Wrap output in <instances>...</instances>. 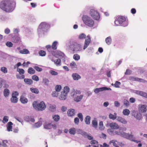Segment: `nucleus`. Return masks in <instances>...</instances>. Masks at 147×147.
<instances>
[{
  "label": "nucleus",
  "instance_id": "nucleus-23",
  "mask_svg": "<svg viewBox=\"0 0 147 147\" xmlns=\"http://www.w3.org/2000/svg\"><path fill=\"white\" fill-rule=\"evenodd\" d=\"M13 123L11 121L9 122L7 124V130L8 131H12V126Z\"/></svg>",
  "mask_w": 147,
  "mask_h": 147
},
{
  "label": "nucleus",
  "instance_id": "nucleus-10",
  "mask_svg": "<svg viewBox=\"0 0 147 147\" xmlns=\"http://www.w3.org/2000/svg\"><path fill=\"white\" fill-rule=\"evenodd\" d=\"M91 41V38L89 35L87 36V38L85 39L83 49L85 50L88 46Z\"/></svg>",
  "mask_w": 147,
  "mask_h": 147
},
{
  "label": "nucleus",
  "instance_id": "nucleus-24",
  "mask_svg": "<svg viewBox=\"0 0 147 147\" xmlns=\"http://www.w3.org/2000/svg\"><path fill=\"white\" fill-rule=\"evenodd\" d=\"M117 120L121 123L125 124L127 123V121L125 119L121 117H118L117 118Z\"/></svg>",
  "mask_w": 147,
  "mask_h": 147
},
{
  "label": "nucleus",
  "instance_id": "nucleus-47",
  "mask_svg": "<svg viewBox=\"0 0 147 147\" xmlns=\"http://www.w3.org/2000/svg\"><path fill=\"white\" fill-rule=\"evenodd\" d=\"M35 70L33 68L30 67L28 68V72L30 74H33L35 73Z\"/></svg>",
  "mask_w": 147,
  "mask_h": 147
},
{
  "label": "nucleus",
  "instance_id": "nucleus-63",
  "mask_svg": "<svg viewBox=\"0 0 147 147\" xmlns=\"http://www.w3.org/2000/svg\"><path fill=\"white\" fill-rule=\"evenodd\" d=\"M32 79L36 81H38L39 80V79L38 77L36 75H34L32 76Z\"/></svg>",
  "mask_w": 147,
  "mask_h": 147
},
{
  "label": "nucleus",
  "instance_id": "nucleus-1",
  "mask_svg": "<svg viewBox=\"0 0 147 147\" xmlns=\"http://www.w3.org/2000/svg\"><path fill=\"white\" fill-rule=\"evenodd\" d=\"M16 7V3L10 0H3L0 4V8L3 11L10 12L13 11Z\"/></svg>",
  "mask_w": 147,
  "mask_h": 147
},
{
  "label": "nucleus",
  "instance_id": "nucleus-16",
  "mask_svg": "<svg viewBox=\"0 0 147 147\" xmlns=\"http://www.w3.org/2000/svg\"><path fill=\"white\" fill-rule=\"evenodd\" d=\"M129 79L130 80L132 81H137L140 82H145L144 80L143 79L140 78H136L134 77L130 76L129 78Z\"/></svg>",
  "mask_w": 147,
  "mask_h": 147
},
{
  "label": "nucleus",
  "instance_id": "nucleus-27",
  "mask_svg": "<svg viewBox=\"0 0 147 147\" xmlns=\"http://www.w3.org/2000/svg\"><path fill=\"white\" fill-rule=\"evenodd\" d=\"M10 91L7 88L5 89L3 91L4 96L5 97H8Z\"/></svg>",
  "mask_w": 147,
  "mask_h": 147
},
{
  "label": "nucleus",
  "instance_id": "nucleus-51",
  "mask_svg": "<svg viewBox=\"0 0 147 147\" xmlns=\"http://www.w3.org/2000/svg\"><path fill=\"white\" fill-rule=\"evenodd\" d=\"M86 36L84 33L80 34L79 36V38L80 39H84L86 38Z\"/></svg>",
  "mask_w": 147,
  "mask_h": 147
},
{
  "label": "nucleus",
  "instance_id": "nucleus-8",
  "mask_svg": "<svg viewBox=\"0 0 147 147\" xmlns=\"http://www.w3.org/2000/svg\"><path fill=\"white\" fill-rule=\"evenodd\" d=\"M90 14L94 19L97 20H99L100 18V15L96 11L93 9H91L90 11Z\"/></svg>",
  "mask_w": 147,
  "mask_h": 147
},
{
  "label": "nucleus",
  "instance_id": "nucleus-3",
  "mask_svg": "<svg viewBox=\"0 0 147 147\" xmlns=\"http://www.w3.org/2000/svg\"><path fill=\"white\" fill-rule=\"evenodd\" d=\"M115 24L116 26L121 25L123 27H125L128 25V21L126 20L125 18L123 16L119 17L117 20L115 21Z\"/></svg>",
  "mask_w": 147,
  "mask_h": 147
},
{
  "label": "nucleus",
  "instance_id": "nucleus-56",
  "mask_svg": "<svg viewBox=\"0 0 147 147\" xmlns=\"http://www.w3.org/2000/svg\"><path fill=\"white\" fill-rule=\"evenodd\" d=\"M61 88V86L60 85H56L55 87V91L57 92H59Z\"/></svg>",
  "mask_w": 147,
  "mask_h": 147
},
{
  "label": "nucleus",
  "instance_id": "nucleus-20",
  "mask_svg": "<svg viewBox=\"0 0 147 147\" xmlns=\"http://www.w3.org/2000/svg\"><path fill=\"white\" fill-rule=\"evenodd\" d=\"M52 54L53 55L55 56L56 55H57L59 57L61 56H63V55L64 56V55L63 53L60 51H57L56 52V53L54 51L52 52Z\"/></svg>",
  "mask_w": 147,
  "mask_h": 147
},
{
  "label": "nucleus",
  "instance_id": "nucleus-5",
  "mask_svg": "<svg viewBox=\"0 0 147 147\" xmlns=\"http://www.w3.org/2000/svg\"><path fill=\"white\" fill-rule=\"evenodd\" d=\"M82 19L84 23L86 25L90 27L93 26L94 22L90 17L86 15H84L82 17Z\"/></svg>",
  "mask_w": 147,
  "mask_h": 147
},
{
  "label": "nucleus",
  "instance_id": "nucleus-44",
  "mask_svg": "<svg viewBox=\"0 0 147 147\" xmlns=\"http://www.w3.org/2000/svg\"><path fill=\"white\" fill-rule=\"evenodd\" d=\"M105 128V127L103 126V122L102 121L100 122L99 124V129L100 130H103Z\"/></svg>",
  "mask_w": 147,
  "mask_h": 147
},
{
  "label": "nucleus",
  "instance_id": "nucleus-58",
  "mask_svg": "<svg viewBox=\"0 0 147 147\" xmlns=\"http://www.w3.org/2000/svg\"><path fill=\"white\" fill-rule=\"evenodd\" d=\"M49 73L52 75L53 76H56L58 74V73L53 70H50L49 71Z\"/></svg>",
  "mask_w": 147,
  "mask_h": 147
},
{
  "label": "nucleus",
  "instance_id": "nucleus-30",
  "mask_svg": "<svg viewBox=\"0 0 147 147\" xmlns=\"http://www.w3.org/2000/svg\"><path fill=\"white\" fill-rule=\"evenodd\" d=\"M44 128L47 129H50L51 128V123H46L44 124Z\"/></svg>",
  "mask_w": 147,
  "mask_h": 147
},
{
  "label": "nucleus",
  "instance_id": "nucleus-45",
  "mask_svg": "<svg viewBox=\"0 0 147 147\" xmlns=\"http://www.w3.org/2000/svg\"><path fill=\"white\" fill-rule=\"evenodd\" d=\"M20 40V38L18 37H14L12 39L13 42L16 43L18 42Z\"/></svg>",
  "mask_w": 147,
  "mask_h": 147
},
{
  "label": "nucleus",
  "instance_id": "nucleus-25",
  "mask_svg": "<svg viewBox=\"0 0 147 147\" xmlns=\"http://www.w3.org/2000/svg\"><path fill=\"white\" fill-rule=\"evenodd\" d=\"M91 117L89 116H87L85 119L84 121L85 123L87 125H89L90 123Z\"/></svg>",
  "mask_w": 147,
  "mask_h": 147
},
{
  "label": "nucleus",
  "instance_id": "nucleus-34",
  "mask_svg": "<svg viewBox=\"0 0 147 147\" xmlns=\"http://www.w3.org/2000/svg\"><path fill=\"white\" fill-rule=\"evenodd\" d=\"M76 129L73 127L69 129V132L71 134L74 135L76 133Z\"/></svg>",
  "mask_w": 147,
  "mask_h": 147
},
{
  "label": "nucleus",
  "instance_id": "nucleus-29",
  "mask_svg": "<svg viewBox=\"0 0 147 147\" xmlns=\"http://www.w3.org/2000/svg\"><path fill=\"white\" fill-rule=\"evenodd\" d=\"M92 126L95 129H96L97 127V121L96 118H94V119L92 121Z\"/></svg>",
  "mask_w": 147,
  "mask_h": 147
},
{
  "label": "nucleus",
  "instance_id": "nucleus-18",
  "mask_svg": "<svg viewBox=\"0 0 147 147\" xmlns=\"http://www.w3.org/2000/svg\"><path fill=\"white\" fill-rule=\"evenodd\" d=\"M68 115L70 117L74 116L76 113L75 111L73 109H69L67 112Z\"/></svg>",
  "mask_w": 147,
  "mask_h": 147
},
{
  "label": "nucleus",
  "instance_id": "nucleus-64",
  "mask_svg": "<svg viewBox=\"0 0 147 147\" xmlns=\"http://www.w3.org/2000/svg\"><path fill=\"white\" fill-rule=\"evenodd\" d=\"M84 138H87L89 140H92L93 139V137L87 133V135Z\"/></svg>",
  "mask_w": 147,
  "mask_h": 147
},
{
  "label": "nucleus",
  "instance_id": "nucleus-39",
  "mask_svg": "<svg viewBox=\"0 0 147 147\" xmlns=\"http://www.w3.org/2000/svg\"><path fill=\"white\" fill-rule=\"evenodd\" d=\"M130 112V111L129 110L127 109H124L123 111V114L126 116H128L129 115Z\"/></svg>",
  "mask_w": 147,
  "mask_h": 147
},
{
  "label": "nucleus",
  "instance_id": "nucleus-9",
  "mask_svg": "<svg viewBox=\"0 0 147 147\" xmlns=\"http://www.w3.org/2000/svg\"><path fill=\"white\" fill-rule=\"evenodd\" d=\"M134 92L138 95L147 98V93L145 92L140 90H135L134 91Z\"/></svg>",
  "mask_w": 147,
  "mask_h": 147
},
{
  "label": "nucleus",
  "instance_id": "nucleus-41",
  "mask_svg": "<svg viewBox=\"0 0 147 147\" xmlns=\"http://www.w3.org/2000/svg\"><path fill=\"white\" fill-rule=\"evenodd\" d=\"M69 91V88L67 86H66L64 88L62 92H64V93L66 94L67 95Z\"/></svg>",
  "mask_w": 147,
  "mask_h": 147
},
{
  "label": "nucleus",
  "instance_id": "nucleus-15",
  "mask_svg": "<svg viewBox=\"0 0 147 147\" xmlns=\"http://www.w3.org/2000/svg\"><path fill=\"white\" fill-rule=\"evenodd\" d=\"M47 107L48 109L51 111L54 112L56 110V107L55 105L48 104L47 105Z\"/></svg>",
  "mask_w": 147,
  "mask_h": 147
},
{
  "label": "nucleus",
  "instance_id": "nucleus-62",
  "mask_svg": "<svg viewBox=\"0 0 147 147\" xmlns=\"http://www.w3.org/2000/svg\"><path fill=\"white\" fill-rule=\"evenodd\" d=\"M39 54L40 56H44L45 55L46 53L45 51H43L41 50L39 52Z\"/></svg>",
  "mask_w": 147,
  "mask_h": 147
},
{
  "label": "nucleus",
  "instance_id": "nucleus-12",
  "mask_svg": "<svg viewBox=\"0 0 147 147\" xmlns=\"http://www.w3.org/2000/svg\"><path fill=\"white\" fill-rule=\"evenodd\" d=\"M49 58L52 61L54 62L55 64L57 66H59L61 65V59H58L54 60L53 57H51V55L49 56Z\"/></svg>",
  "mask_w": 147,
  "mask_h": 147
},
{
  "label": "nucleus",
  "instance_id": "nucleus-40",
  "mask_svg": "<svg viewBox=\"0 0 147 147\" xmlns=\"http://www.w3.org/2000/svg\"><path fill=\"white\" fill-rule=\"evenodd\" d=\"M11 100L12 102L16 103L18 101V98L17 97H14L12 96V97L11 98Z\"/></svg>",
  "mask_w": 147,
  "mask_h": 147
},
{
  "label": "nucleus",
  "instance_id": "nucleus-17",
  "mask_svg": "<svg viewBox=\"0 0 147 147\" xmlns=\"http://www.w3.org/2000/svg\"><path fill=\"white\" fill-rule=\"evenodd\" d=\"M109 126L112 129H117L119 128V126L115 123L112 122L109 124Z\"/></svg>",
  "mask_w": 147,
  "mask_h": 147
},
{
  "label": "nucleus",
  "instance_id": "nucleus-28",
  "mask_svg": "<svg viewBox=\"0 0 147 147\" xmlns=\"http://www.w3.org/2000/svg\"><path fill=\"white\" fill-rule=\"evenodd\" d=\"M83 97V96L80 95V96H76L74 98V100L75 101L78 102L80 101Z\"/></svg>",
  "mask_w": 147,
  "mask_h": 147
},
{
  "label": "nucleus",
  "instance_id": "nucleus-52",
  "mask_svg": "<svg viewBox=\"0 0 147 147\" xmlns=\"http://www.w3.org/2000/svg\"><path fill=\"white\" fill-rule=\"evenodd\" d=\"M74 59L75 60L78 61L80 59V56L78 54H74L73 57Z\"/></svg>",
  "mask_w": 147,
  "mask_h": 147
},
{
  "label": "nucleus",
  "instance_id": "nucleus-53",
  "mask_svg": "<svg viewBox=\"0 0 147 147\" xmlns=\"http://www.w3.org/2000/svg\"><path fill=\"white\" fill-rule=\"evenodd\" d=\"M17 71L19 72V74L20 75L23 74L24 73V70L22 69L18 68Z\"/></svg>",
  "mask_w": 147,
  "mask_h": 147
},
{
  "label": "nucleus",
  "instance_id": "nucleus-13",
  "mask_svg": "<svg viewBox=\"0 0 147 147\" xmlns=\"http://www.w3.org/2000/svg\"><path fill=\"white\" fill-rule=\"evenodd\" d=\"M139 111L141 112H145L147 111V105H139Z\"/></svg>",
  "mask_w": 147,
  "mask_h": 147
},
{
  "label": "nucleus",
  "instance_id": "nucleus-61",
  "mask_svg": "<svg viewBox=\"0 0 147 147\" xmlns=\"http://www.w3.org/2000/svg\"><path fill=\"white\" fill-rule=\"evenodd\" d=\"M33 67L38 71L40 72L42 71V68H40L37 66H34Z\"/></svg>",
  "mask_w": 147,
  "mask_h": 147
},
{
  "label": "nucleus",
  "instance_id": "nucleus-57",
  "mask_svg": "<svg viewBox=\"0 0 147 147\" xmlns=\"http://www.w3.org/2000/svg\"><path fill=\"white\" fill-rule=\"evenodd\" d=\"M9 117L7 116H5L3 117L2 122L3 123H5L7 122L8 121Z\"/></svg>",
  "mask_w": 147,
  "mask_h": 147
},
{
  "label": "nucleus",
  "instance_id": "nucleus-14",
  "mask_svg": "<svg viewBox=\"0 0 147 147\" xmlns=\"http://www.w3.org/2000/svg\"><path fill=\"white\" fill-rule=\"evenodd\" d=\"M71 96L74 98L77 96V94H80L81 92L80 90H75L74 89H72L71 90Z\"/></svg>",
  "mask_w": 147,
  "mask_h": 147
},
{
  "label": "nucleus",
  "instance_id": "nucleus-46",
  "mask_svg": "<svg viewBox=\"0 0 147 147\" xmlns=\"http://www.w3.org/2000/svg\"><path fill=\"white\" fill-rule=\"evenodd\" d=\"M123 103L124 105L127 107L129 105V101L126 99H124L123 100Z\"/></svg>",
  "mask_w": 147,
  "mask_h": 147
},
{
  "label": "nucleus",
  "instance_id": "nucleus-49",
  "mask_svg": "<svg viewBox=\"0 0 147 147\" xmlns=\"http://www.w3.org/2000/svg\"><path fill=\"white\" fill-rule=\"evenodd\" d=\"M57 41H54L52 44V49H53L55 50L57 48Z\"/></svg>",
  "mask_w": 147,
  "mask_h": 147
},
{
  "label": "nucleus",
  "instance_id": "nucleus-59",
  "mask_svg": "<svg viewBox=\"0 0 147 147\" xmlns=\"http://www.w3.org/2000/svg\"><path fill=\"white\" fill-rule=\"evenodd\" d=\"M6 45L9 47H12L13 46V43L10 42H7L6 43Z\"/></svg>",
  "mask_w": 147,
  "mask_h": 147
},
{
  "label": "nucleus",
  "instance_id": "nucleus-38",
  "mask_svg": "<svg viewBox=\"0 0 147 147\" xmlns=\"http://www.w3.org/2000/svg\"><path fill=\"white\" fill-rule=\"evenodd\" d=\"M138 120H140L142 118V115L140 113H137L136 115L134 116Z\"/></svg>",
  "mask_w": 147,
  "mask_h": 147
},
{
  "label": "nucleus",
  "instance_id": "nucleus-36",
  "mask_svg": "<svg viewBox=\"0 0 147 147\" xmlns=\"http://www.w3.org/2000/svg\"><path fill=\"white\" fill-rule=\"evenodd\" d=\"M31 92L32 93L38 94L39 93V91L38 89L36 88H30Z\"/></svg>",
  "mask_w": 147,
  "mask_h": 147
},
{
  "label": "nucleus",
  "instance_id": "nucleus-26",
  "mask_svg": "<svg viewBox=\"0 0 147 147\" xmlns=\"http://www.w3.org/2000/svg\"><path fill=\"white\" fill-rule=\"evenodd\" d=\"M20 100L21 102L23 104L26 103L28 102L27 99L23 96H21L20 97Z\"/></svg>",
  "mask_w": 147,
  "mask_h": 147
},
{
  "label": "nucleus",
  "instance_id": "nucleus-50",
  "mask_svg": "<svg viewBox=\"0 0 147 147\" xmlns=\"http://www.w3.org/2000/svg\"><path fill=\"white\" fill-rule=\"evenodd\" d=\"M42 82L44 83L45 85L48 86L49 84V81L47 79L44 78L43 79Z\"/></svg>",
  "mask_w": 147,
  "mask_h": 147
},
{
  "label": "nucleus",
  "instance_id": "nucleus-42",
  "mask_svg": "<svg viewBox=\"0 0 147 147\" xmlns=\"http://www.w3.org/2000/svg\"><path fill=\"white\" fill-rule=\"evenodd\" d=\"M108 132L110 135H115L117 134L116 133H118V132L115 131L114 132L111 129H108Z\"/></svg>",
  "mask_w": 147,
  "mask_h": 147
},
{
  "label": "nucleus",
  "instance_id": "nucleus-60",
  "mask_svg": "<svg viewBox=\"0 0 147 147\" xmlns=\"http://www.w3.org/2000/svg\"><path fill=\"white\" fill-rule=\"evenodd\" d=\"M56 91L53 92L52 94V96L53 97H57L58 96V93Z\"/></svg>",
  "mask_w": 147,
  "mask_h": 147
},
{
  "label": "nucleus",
  "instance_id": "nucleus-55",
  "mask_svg": "<svg viewBox=\"0 0 147 147\" xmlns=\"http://www.w3.org/2000/svg\"><path fill=\"white\" fill-rule=\"evenodd\" d=\"M1 71L4 74H6L7 72V68L5 67H2L1 68Z\"/></svg>",
  "mask_w": 147,
  "mask_h": 147
},
{
  "label": "nucleus",
  "instance_id": "nucleus-32",
  "mask_svg": "<svg viewBox=\"0 0 147 147\" xmlns=\"http://www.w3.org/2000/svg\"><path fill=\"white\" fill-rule=\"evenodd\" d=\"M25 120L27 121H31L32 122H34V121L35 120L33 117H29L28 116H26L25 117Z\"/></svg>",
  "mask_w": 147,
  "mask_h": 147
},
{
  "label": "nucleus",
  "instance_id": "nucleus-31",
  "mask_svg": "<svg viewBox=\"0 0 147 147\" xmlns=\"http://www.w3.org/2000/svg\"><path fill=\"white\" fill-rule=\"evenodd\" d=\"M24 81L27 84L31 85L32 84V80L30 79H24Z\"/></svg>",
  "mask_w": 147,
  "mask_h": 147
},
{
  "label": "nucleus",
  "instance_id": "nucleus-54",
  "mask_svg": "<svg viewBox=\"0 0 147 147\" xmlns=\"http://www.w3.org/2000/svg\"><path fill=\"white\" fill-rule=\"evenodd\" d=\"M42 124V123L41 121H39L38 122L36 123L34 125L35 127L38 128L40 127Z\"/></svg>",
  "mask_w": 147,
  "mask_h": 147
},
{
  "label": "nucleus",
  "instance_id": "nucleus-2",
  "mask_svg": "<svg viewBox=\"0 0 147 147\" xmlns=\"http://www.w3.org/2000/svg\"><path fill=\"white\" fill-rule=\"evenodd\" d=\"M49 26L48 24L45 22L41 23L39 26L38 29V32L39 36L43 34L46 32L49 28Z\"/></svg>",
  "mask_w": 147,
  "mask_h": 147
},
{
  "label": "nucleus",
  "instance_id": "nucleus-7",
  "mask_svg": "<svg viewBox=\"0 0 147 147\" xmlns=\"http://www.w3.org/2000/svg\"><path fill=\"white\" fill-rule=\"evenodd\" d=\"M69 48V50L73 52L80 51L82 50L81 45L76 42L70 43Z\"/></svg>",
  "mask_w": 147,
  "mask_h": 147
},
{
  "label": "nucleus",
  "instance_id": "nucleus-43",
  "mask_svg": "<svg viewBox=\"0 0 147 147\" xmlns=\"http://www.w3.org/2000/svg\"><path fill=\"white\" fill-rule=\"evenodd\" d=\"M117 141L115 140H111L109 142V144H112L115 147H119V146H117V144L116 142H117Z\"/></svg>",
  "mask_w": 147,
  "mask_h": 147
},
{
  "label": "nucleus",
  "instance_id": "nucleus-19",
  "mask_svg": "<svg viewBox=\"0 0 147 147\" xmlns=\"http://www.w3.org/2000/svg\"><path fill=\"white\" fill-rule=\"evenodd\" d=\"M76 131L77 134H81L84 137H85L86 135H87L86 132L79 129H77Z\"/></svg>",
  "mask_w": 147,
  "mask_h": 147
},
{
  "label": "nucleus",
  "instance_id": "nucleus-33",
  "mask_svg": "<svg viewBox=\"0 0 147 147\" xmlns=\"http://www.w3.org/2000/svg\"><path fill=\"white\" fill-rule=\"evenodd\" d=\"M117 117V114L116 113H114V114H112L110 113L109 115V118L113 120H114L116 119Z\"/></svg>",
  "mask_w": 147,
  "mask_h": 147
},
{
  "label": "nucleus",
  "instance_id": "nucleus-22",
  "mask_svg": "<svg viewBox=\"0 0 147 147\" xmlns=\"http://www.w3.org/2000/svg\"><path fill=\"white\" fill-rule=\"evenodd\" d=\"M67 95L64 93V92H61V95L59 96V98L61 100H65L66 98Z\"/></svg>",
  "mask_w": 147,
  "mask_h": 147
},
{
  "label": "nucleus",
  "instance_id": "nucleus-35",
  "mask_svg": "<svg viewBox=\"0 0 147 147\" xmlns=\"http://www.w3.org/2000/svg\"><path fill=\"white\" fill-rule=\"evenodd\" d=\"M105 41L106 42V43L108 45H110L111 43L112 39L111 38L110 36H109L107 37L105 39Z\"/></svg>",
  "mask_w": 147,
  "mask_h": 147
},
{
  "label": "nucleus",
  "instance_id": "nucleus-6",
  "mask_svg": "<svg viewBox=\"0 0 147 147\" xmlns=\"http://www.w3.org/2000/svg\"><path fill=\"white\" fill-rule=\"evenodd\" d=\"M32 105L35 109L39 111L44 110L46 107L44 102L43 101L41 102L40 103H37L36 101L34 102Z\"/></svg>",
  "mask_w": 147,
  "mask_h": 147
},
{
  "label": "nucleus",
  "instance_id": "nucleus-4",
  "mask_svg": "<svg viewBox=\"0 0 147 147\" xmlns=\"http://www.w3.org/2000/svg\"><path fill=\"white\" fill-rule=\"evenodd\" d=\"M116 133L117 134V135H119L124 138L129 139L132 141L138 142L137 140H135V138L134 136V135L132 134L131 133L130 134L124 132H118V133Z\"/></svg>",
  "mask_w": 147,
  "mask_h": 147
},
{
  "label": "nucleus",
  "instance_id": "nucleus-11",
  "mask_svg": "<svg viewBox=\"0 0 147 147\" xmlns=\"http://www.w3.org/2000/svg\"><path fill=\"white\" fill-rule=\"evenodd\" d=\"M106 90H111V89L110 88L104 87L100 88L95 89L94 90V92L95 93L97 94L100 92Z\"/></svg>",
  "mask_w": 147,
  "mask_h": 147
},
{
  "label": "nucleus",
  "instance_id": "nucleus-48",
  "mask_svg": "<svg viewBox=\"0 0 147 147\" xmlns=\"http://www.w3.org/2000/svg\"><path fill=\"white\" fill-rule=\"evenodd\" d=\"M53 118L55 121H57L59 120L60 117L58 115H54L53 116Z\"/></svg>",
  "mask_w": 147,
  "mask_h": 147
},
{
  "label": "nucleus",
  "instance_id": "nucleus-37",
  "mask_svg": "<svg viewBox=\"0 0 147 147\" xmlns=\"http://www.w3.org/2000/svg\"><path fill=\"white\" fill-rule=\"evenodd\" d=\"M19 52L20 53L22 54H27L29 53V51L26 49L20 50Z\"/></svg>",
  "mask_w": 147,
  "mask_h": 147
},
{
  "label": "nucleus",
  "instance_id": "nucleus-21",
  "mask_svg": "<svg viewBox=\"0 0 147 147\" xmlns=\"http://www.w3.org/2000/svg\"><path fill=\"white\" fill-rule=\"evenodd\" d=\"M72 77L74 80H78L81 78V76L76 73H73L72 75Z\"/></svg>",
  "mask_w": 147,
  "mask_h": 147
}]
</instances>
